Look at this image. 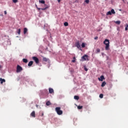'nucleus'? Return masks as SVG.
<instances>
[{
  "instance_id": "obj_1",
  "label": "nucleus",
  "mask_w": 128,
  "mask_h": 128,
  "mask_svg": "<svg viewBox=\"0 0 128 128\" xmlns=\"http://www.w3.org/2000/svg\"><path fill=\"white\" fill-rule=\"evenodd\" d=\"M104 44L106 46V50H110V40L108 39H105L104 42Z\"/></svg>"
},
{
  "instance_id": "obj_2",
  "label": "nucleus",
  "mask_w": 128,
  "mask_h": 128,
  "mask_svg": "<svg viewBox=\"0 0 128 128\" xmlns=\"http://www.w3.org/2000/svg\"><path fill=\"white\" fill-rule=\"evenodd\" d=\"M55 110L58 116H62V110H60V107H56L55 108Z\"/></svg>"
},
{
  "instance_id": "obj_3",
  "label": "nucleus",
  "mask_w": 128,
  "mask_h": 128,
  "mask_svg": "<svg viewBox=\"0 0 128 128\" xmlns=\"http://www.w3.org/2000/svg\"><path fill=\"white\" fill-rule=\"evenodd\" d=\"M82 62H84L86 60H88V56L86 54H84V56L82 57Z\"/></svg>"
},
{
  "instance_id": "obj_4",
  "label": "nucleus",
  "mask_w": 128,
  "mask_h": 128,
  "mask_svg": "<svg viewBox=\"0 0 128 128\" xmlns=\"http://www.w3.org/2000/svg\"><path fill=\"white\" fill-rule=\"evenodd\" d=\"M22 70V68L20 66V65L17 66L16 68V72H20Z\"/></svg>"
},
{
  "instance_id": "obj_5",
  "label": "nucleus",
  "mask_w": 128,
  "mask_h": 128,
  "mask_svg": "<svg viewBox=\"0 0 128 128\" xmlns=\"http://www.w3.org/2000/svg\"><path fill=\"white\" fill-rule=\"evenodd\" d=\"M76 46L78 50H82V47H80V41L78 40L76 42Z\"/></svg>"
},
{
  "instance_id": "obj_6",
  "label": "nucleus",
  "mask_w": 128,
  "mask_h": 128,
  "mask_svg": "<svg viewBox=\"0 0 128 128\" xmlns=\"http://www.w3.org/2000/svg\"><path fill=\"white\" fill-rule=\"evenodd\" d=\"M32 60H34L36 64H39L40 60H38V58L36 56L32 57Z\"/></svg>"
},
{
  "instance_id": "obj_7",
  "label": "nucleus",
  "mask_w": 128,
  "mask_h": 128,
  "mask_svg": "<svg viewBox=\"0 0 128 128\" xmlns=\"http://www.w3.org/2000/svg\"><path fill=\"white\" fill-rule=\"evenodd\" d=\"M98 80L100 82H102V80H104V76H100V78H98Z\"/></svg>"
},
{
  "instance_id": "obj_8",
  "label": "nucleus",
  "mask_w": 128,
  "mask_h": 128,
  "mask_svg": "<svg viewBox=\"0 0 128 128\" xmlns=\"http://www.w3.org/2000/svg\"><path fill=\"white\" fill-rule=\"evenodd\" d=\"M30 116H32V118H36V112L35 111H33L30 114Z\"/></svg>"
},
{
  "instance_id": "obj_9",
  "label": "nucleus",
  "mask_w": 128,
  "mask_h": 128,
  "mask_svg": "<svg viewBox=\"0 0 128 128\" xmlns=\"http://www.w3.org/2000/svg\"><path fill=\"white\" fill-rule=\"evenodd\" d=\"M0 84H2L4 82H6V80L0 78Z\"/></svg>"
},
{
  "instance_id": "obj_10",
  "label": "nucleus",
  "mask_w": 128,
  "mask_h": 128,
  "mask_svg": "<svg viewBox=\"0 0 128 128\" xmlns=\"http://www.w3.org/2000/svg\"><path fill=\"white\" fill-rule=\"evenodd\" d=\"M34 64V62L30 61L29 63L28 64V66H32V64Z\"/></svg>"
},
{
  "instance_id": "obj_11",
  "label": "nucleus",
  "mask_w": 128,
  "mask_h": 128,
  "mask_svg": "<svg viewBox=\"0 0 128 128\" xmlns=\"http://www.w3.org/2000/svg\"><path fill=\"white\" fill-rule=\"evenodd\" d=\"M54 89L52 88H49V94H52L54 93Z\"/></svg>"
},
{
  "instance_id": "obj_12",
  "label": "nucleus",
  "mask_w": 128,
  "mask_h": 128,
  "mask_svg": "<svg viewBox=\"0 0 128 128\" xmlns=\"http://www.w3.org/2000/svg\"><path fill=\"white\" fill-rule=\"evenodd\" d=\"M24 34H26V32H28V28H24Z\"/></svg>"
},
{
  "instance_id": "obj_13",
  "label": "nucleus",
  "mask_w": 128,
  "mask_h": 128,
  "mask_svg": "<svg viewBox=\"0 0 128 128\" xmlns=\"http://www.w3.org/2000/svg\"><path fill=\"white\" fill-rule=\"evenodd\" d=\"M106 84V82H102V84H101V86L102 88H104V86Z\"/></svg>"
},
{
  "instance_id": "obj_14",
  "label": "nucleus",
  "mask_w": 128,
  "mask_h": 128,
  "mask_svg": "<svg viewBox=\"0 0 128 128\" xmlns=\"http://www.w3.org/2000/svg\"><path fill=\"white\" fill-rule=\"evenodd\" d=\"M74 100H80V97L78 96H74Z\"/></svg>"
},
{
  "instance_id": "obj_15",
  "label": "nucleus",
  "mask_w": 128,
  "mask_h": 128,
  "mask_svg": "<svg viewBox=\"0 0 128 128\" xmlns=\"http://www.w3.org/2000/svg\"><path fill=\"white\" fill-rule=\"evenodd\" d=\"M22 60H23V62H24L25 64H27V62H28V59L26 58H23Z\"/></svg>"
},
{
  "instance_id": "obj_16",
  "label": "nucleus",
  "mask_w": 128,
  "mask_h": 128,
  "mask_svg": "<svg viewBox=\"0 0 128 128\" xmlns=\"http://www.w3.org/2000/svg\"><path fill=\"white\" fill-rule=\"evenodd\" d=\"M39 2H40V4H44L46 3V2L44 0H40Z\"/></svg>"
},
{
  "instance_id": "obj_17",
  "label": "nucleus",
  "mask_w": 128,
  "mask_h": 128,
  "mask_svg": "<svg viewBox=\"0 0 128 128\" xmlns=\"http://www.w3.org/2000/svg\"><path fill=\"white\" fill-rule=\"evenodd\" d=\"M110 12H111V13L112 14H116V12L114 9H112Z\"/></svg>"
},
{
  "instance_id": "obj_18",
  "label": "nucleus",
  "mask_w": 128,
  "mask_h": 128,
  "mask_svg": "<svg viewBox=\"0 0 128 128\" xmlns=\"http://www.w3.org/2000/svg\"><path fill=\"white\" fill-rule=\"evenodd\" d=\"M46 106H50V104H52L50 103V102L48 101L46 102Z\"/></svg>"
},
{
  "instance_id": "obj_19",
  "label": "nucleus",
  "mask_w": 128,
  "mask_h": 128,
  "mask_svg": "<svg viewBox=\"0 0 128 128\" xmlns=\"http://www.w3.org/2000/svg\"><path fill=\"white\" fill-rule=\"evenodd\" d=\"M64 26H68V22H64Z\"/></svg>"
},
{
  "instance_id": "obj_20",
  "label": "nucleus",
  "mask_w": 128,
  "mask_h": 128,
  "mask_svg": "<svg viewBox=\"0 0 128 128\" xmlns=\"http://www.w3.org/2000/svg\"><path fill=\"white\" fill-rule=\"evenodd\" d=\"M106 15L107 16H112V12H110V11H109V12H107V14H106Z\"/></svg>"
},
{
  "instance_id": "obj_21",
  "label": "nucleus",
  "mask_w": 128,
  "mask_h": 128,
  "mask_svg": "<svg viewBox=\"0 0 128 128\" xmlns=\"http://www.w3.org/2000/svg\"><path fill=\"white\" fill-rule=\"evenodd\" d=\"M49 8L48 6H46V8H41V10H46V8Z\"/></svg>"
},
{
  "instance_id": "obj_22",
  "label": "nucleus",
  "mask_w": 128,
  "mask_h": 128,
  "mask_svg": "<svg viewBox=\"0 0 128 128\" xmlns=\"http://www.w3.org/2000/svg\"><path fill=\"white\" fill-rule=\"evenodd\" d=\"M84 71H85V72H88V68H86V66H84Z\"/></svg>"
},
{
  "instance_id": "obj_23",
  "label": "nucleus",
  "mask_w": 128,
  "mask_h": 128,
  "mask_svg": "<svg viewBox=\"0 0 128 128\" xmlns=\"http://www.w3.org/2000/svg\"><path fill=\"white\" fill-rule=\"evenodd\" d=\"M17 34H20V28L18 29V30L17 31Z\"/></svg>"
},
{
  "instance_id": "obj_24",
  "label": "nucleus",
  "mask_w": 128,
  "mask_h": 128,
  "mask_svg": "<svg viewBox=\"0 0 128 128\" xmlns=\"http://www.w3.org/2000/svg\"><path fill=\"white\" fill-rule=\"evenodd\" d=\"M84 2H86V4H90V0H85Z\"/></svg>"
},
{
  "instance_id": "obj_25",
  "label": "nucleus",
  "mask_w": 128,
  "mask_h": 128,
  "mask_svg": "<svg viewBox=\"0 0 128 128\" xmlns=\"http://www.w3.org/2000/svg\"><path fill=\"white\" fill-rule=\"evenodd\" d=\"M85 47H86V44L84 42L82 43V48H85Z\"/></svg>"
},
{
  "instance_id": "obj_26",
  "label": "nucleus",
  "mask_w": 128,
  "mask_h": 128,
  "mask_svg": "<svg viewBox=\"0 0 128 128\" xmlns=\"http://www.w3.org/2000/svg\"><path fill=\"white\" fill-rule=\"evenodd\" d=\"M78 110H82V106H78Z\"/></svg>"
},
{
  "instance_id": "obj_27",
  "label": "nucleus",
  "mask_w": 128,
  "mask_h": 128,
  "mask_svg": "<svg viewBox=\"0 0 128 128\" xmlns=\"http://www.w3.org/2000/svg\"><path fill=\"white\" fill-rule=\"evenodd\" d=\"M43 60H44V62H48V59L46 58H43Z\"/></svg>"
},
{
  "instance_id": "obj_28",
  "label": "nucleus",
  "mask_w": 128,
  "mask_h": 128,
  "mask_svg": "<svg viewBox=\"0 0 128 128\" xmlns=\"http://www.w3.org/2000/svg\"><path fill=\"white\" fill-rule=\"evenodd\" d=\"M100 98H104V94H100Z\"/></svg>"
},
{
  "instance_id": "obj_29",
  "label": "nucleus",
  "mask_w": 128,
  "mask_h": 128,
  "mask_svg": "<svg viewBox=\"0 0 128 128\" xmlns=\"http://www.w3.org/2000/svg\"><path fill=\"white\" fill-rule=\"evenodd\" d=\"M116 24H120V21H116Z\"/></svg>"
},
{
  "instance_id": "obj_30",
  "label": "nucleus",
  "mask_w": 128,
  "mask_h": 128,
  "mask_svg": "<svg viewBox=\"0 0 128 128\" xmlns=\"http://www.w3.org/2000/svg\"><path fill=\"white\" fill-rule=\"evenodd\" d=\"M74 60H72V62H76V57H74Z\"/></svg>"
},
{
  "instance_id": "obj_31",
  "label": "nucleus",
  "mask_w": 128,
  "mask_h": 128,
  "mask_svg": "<svg viewBox=\"0 0 128 128\" xmlns=\"http://www.w3.org/2000/svg\"><path fill=\"white\" fill-rule=\"evenodd\" d=\"M12 2L14 4H16V2H18V0H12Z\"/></svg>"
},
{
  "instance_id": "obj_32",
  "label": "nucleus",
  "mask_w": 128,
  "mask_h": 128,
  "mask_svg": "<svg viewBox=\"0 0 128 128\" xmlns=\"http://www.w3.org/2000/svg\"><path fill=\"white\" fill-rule=\"evenodd\" d=\"M96 52H100V48H98L96 50Z\"/></svg>"
},
{
  "instance_id": "obj_33",
  "label": "nucleus",
  "mask_w": 128,
  "mask_h": 128,
  "mask_svg": "<svg viewBox=\"0 0 128 128\" xmlns=\"http://www.w3.org/2000/svg\"><path fill=\"white\" fill-rule=\"evenodd\" d=\"M98 37L96 36L94 38V40H98Z\"/></svg>"
},
{
  "instance_id": "obj_34",
  "label": "nucleus",
  "mask_w": 128,
  "mask_h": 128,
  "mask_svg": "<svg viewBox=\"0 0 128 128\" xmlns=\"http://www.w3.org/2000/svg\"><path fill=\"white\" fill-rule=\"evenodd\" d=\"M4 14H7V12H6V11H4Z\"/></svg>"
},
{
  "instance_id": "obj_35",
  "label": "nucleus",
  "mask_w": 128,
  "mask_h": 128,
  "mask_svg": "<svg viewBox=\"0 0 128 128\" xmlns=\"http://www.w3.org/2000/svg\"><path fill=\"white\" fill-rule=\"evenodd\" d=\"M128 27H126L125 28V30H128Z\"/></svg>"
},
{
  "instance_id": "obj_36",
  "label": "nucleus",
  "mask_w": 128,
  "mask_h": 128,
  "mask_svg": "<svg viewBox=\"0 0 128 128\" xmlns=\"http://www.w3.org/2000/svg\"><path fill=\"white\" fill-rule=\"evenodd\" d=\"M78 0H76V1L74 2H78Z\"/></svg>"
},
{
  "instance_id": "obj_37",
  "label": "nucleus",
  "mask_w": 128,
  "mask_h": 128,
  "mask_svg": "<svg viewBox=\"0 0 128 128\" xmlns=\"http://www.w3.org/2000/svg\"><path fill=\"white\" fill-rule=\"evenodd\" d=\"M58 2H60V0H58Z\"/></svg>"
},
{
  "instance_id": "obj_38",
  "label": "nucleus",
  "mask_w": 128,
  "mask_h": 128,
  "mask_svg": "<svg viewBox=\"0 0 128 128\" xmlns=\"http://www.w3.org/2000/svg\"><path fill=\"white\" fill-rule=\"evenodd\" d=\"M42 116H44V113L42 114Z\"/></svg>"
},
{
  "instance_id": "obj_39",
  "label": "nucleus",
  "mask_w": 128,
  "mask_h": 128,
  "mask_svg": "<svg viewBox=\"0 0 128 128\" xmlns=\"http://www.w3.org/2000/svg\"><path fill=\"white\" fill-rule=\"evenodd\" d=\"M126 28H128V24H127V26H126Z\"/></svg>"
},
{
  "instance_id": "obj_40",
  "label": "nucleus",
  "mask_w": 128,
  "mask_h": 128,
  "mask_svg": "<svg viewBox=\"0 0 128 128\" xmlns=\"http://www.w3.org/2000/svg\"><path fill=\"white\" fill-rule=\"evenodd\" d=\"M36 8H38V5L36 4Z\"/></svg>"
},
{
  "instance_id": "obj_41",
  "label": "nucleus",
  "mask_w": 128,
  "mask_h": 128,
  "mask_svg": "<svg viewBox=\"0 0 128 128\" xmlns=\"http://www.w3.org/2000/svg\"><path fill=\"white\" fill-rule=\"evenodd\" d=\"M38 10H40V8H38Z\"/></svg>"
},
{
  "instance_id": "obj_42",
  "label": "nucleus",
  "mask_w": 128,
  "mask_h": 128,
  "mask_svg": "<svg viewBox=\"0 0 128 128\" xmlns=\"http://www.w3.org/2000/svg\"><path fill=\"white\" fill-rule=\"evenodd\" d=\"M120 10V12H122V10Z\"/></svg>"
},
{
  "instance_id": "obj_43",
  "label": "nucleus",
  "mask_w": 128,
  "mask_h": 128,
  "mask_svg": "<svg viewBox=\"0 0 128 128\" xmlns=\"http://www.w3.org/2000/svg\"><path fill=\"white\" fill-rule=\"evenodd\" d=\"M2 68V66L0 65V68Z\"/></svg>"
}]
</instances>
